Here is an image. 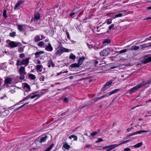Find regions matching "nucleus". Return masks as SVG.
Wrapping results in <instances>:
<instances>
[{"instance_id":"f257e3e1","label":"nucleus","mask_w":151,"mask_h":151,"mask_svg":"<svg viewBox=\"0 0 151 151\" xmlns=\"http://www.w3.org/2000/svg\"><path fill=\"white\" fill-rule=\"evenodd\" d=\"M57 50L55 52V54L56 55H60L63 53L64 52H70L72 51V50L68 49L63 47H58L56 48Z\"/></svg>"},{"instance_id":"f03ea898","label":"nucleus","mask_w":151,"mask_h":151,"mask_svg":"<svg viewBox=\"0 0 151 151\" xmlns=\"http://www.w3.org/2000/svg\"><path fill=\"white\" fill-rule=\"evenodd\" d=\"M147 83H140L138 85L132 88L129 89L128 91V92L129 94H131L135 92L138 89L141 88L142 86L146 85Z\"/></svg>"},{"instance_id":"7ed1b4c3","label":"nucleus","mask_w":151,"mask_h":151,"mask_svg":"<svg viewBox=\"0 0 151 151\" xmlns=\"http://www.w3.org/2000/svg\"><path fill=\"white\" fill-rule=\"evenodd\" d=\"M40 96L39 94H36V93H34L30 94L29 96L24 98L22 100V101H24L29 98L33 99L36 97L39 98Z\"/></svg>"},{"instance_id":"20e7f679","label":"nucleus","mask_w":151,"mask_h":151,"mask_svg":"<svg viewBox=\"0 0 151 151\" xmlns=\"http://www.w3.org/2000/svg\"><path fill=\"white\" fill-rule=\"evenodd\" d=\"M0 110L1 111L0 116H1L2 117L7 116L9 113V110L2 107H1Z\"/></svg>"},{"instance_id":"39448f33","label":"nucleus","mask_w":151,"mask_h":151,"mask_svg":"<svg viewBox=\"0 0 151 151\" xmlns=\"http://www.w3.org/2000/svg\"><path fill=\"white\" fill-rule=\"evenodd\" d=\"M18 29L20 32H22L24 31H28V29L30 28L28 26L25 25H21L20 24H18L17 25Z\"/></svg>"},{"instance_id":"423d86ee","label":"nucleus","mask_w":151,"mask_h":151,"mask_svg":"<svg viewBox=\"0 0 151 151\" xmlns=\"http://www.w3.org/2000/svg\"><path fill=\"white\" fill-rule=\"evenodd\" d=\"M110 49L109 48H107L100 52V54L101 56H107L110 53Z\"/></svg>"},{"instance_id":"0eeeda50","label":"nucleus","mask_w":151,"mask_h":151,"mask_svg":"<svg viewBox=\"0 0 151 151\" xmlns=\"http://www.w3.org/2000/svg\"><path fill=\"white\" fill-rule=\"evenodd\" d=\"M45 38V37L42 35H36L34 37V40L35 42H37Z\"/></svg>"},{"instance_id":"6e6552de","label":"nucleus","mask_w":151,"mask_h":151,"mask_svg":"<svg viewBox=\"0 0 151 151\" xmlns=\"http://www.w3.org/2000/svg\"><path fill=\"white\" fill-rule=\"evenodd\" d=\"M118 90H119L118 89H116L112 91H110V92L106 93V94H105L104 95L102 96V97H103V98L105 97H108L109 96L116 92Z\"/></svg>"},{"instance_id":"1a4fd4ad","label":"nucleus","mask_w":151,"mask_h":151,"mask_svg":"<svg viewBox=\"0 0 151 151\" xmlns=\"http://www.w3.org/2000/svg\"><path fill=\"white\" fill-rule=\"evenodd\" d=\"M29 60L28 58L23 59L21 61V65H24L25 66H27L29 64Z\"/></svg>"},{"instance_id":"9d476101","label":"nucleus","mask_w":151,"mask_h":151,"mask_svg":"<svg viewBox=\"0 0 151 151\" xmlns=\"http://www.w3.org/2000/svg\"><path fill=\"white\" fill-rule=\"evenodd\" d=\"M19 73L20 75H26V73L25 71V68L23 66H21L19 69Z\"/></svg>"},{"instance_id":"9b49d317","label":"nucleus","mask_w":151,"mask_h":151,"mask_svg":"<svg viewBox=\"0 0 151 151\" xmlns=\"http://www.w3.org/2000/svg\"><path fill=\"white\" fill-rule=\"evenodd\" d=\"M22 86L24 88V89H25L26 91L28 92L30 90V87L26 83H24L22 84Z\"/></svg>"},{"instance_id":"f8f14e48","label":"nucleus","mask_w":151,"mask_h":151,"mask_svg":"<svg viewBox=\"0 0 151 151\" xmlns=\"http://www.w3.org/2000/svg\"><path fill=\"white\" fill-rule=\"evenodd\" d=\"M144 63H146L151 61V57L149 56H145L143 59Z\"/></svg>"},{"instance_id":"ddd939ff","label":"nucleus","mask_w":151,"mask_h":151,"mask_svg":"<svg viewBox=\"0 0 151 151\" xmlns=\"http://www.w3.org/2000/svg\"><path fill=\"white\" fill-rule=\"evenodd\" d=\"M19 43V42L17 43L14 41H11L9 43V45L11 47L13 48L17 47Z\"/></svg>"},{"instance_id":"4468645a","label":"nucleus","mask_w":151,"mask_h":151,"mask_svg":"<svg viewBox=\"0 0 151 151\" xmlns=\"http://www.w3.org/2000/svg\"><path fill=\"white\" fill-rule=\"evenodd\" d=\"M36 67V68L37 70V71L41 72L43 70H45V68H44L42 65H37Z\"/></svg>"},{"instance_id":"2eb2a0df","label":"nucleus","mask_w":151,"mask_h":151,"mask_svg":"<svg viewBox=\"0 0 151 151\" xmlns=\"http://www.w3.org/2000/svg\"><path fill=\"white\" fill-rule=\"evenodd\" d=\"M116 147H117V145L115 144L108 146V148L106 151H110Z\"/></svg>"},{"instance_id":"dca6fc26","label":"nucleus","mask_w":151,"mask_h":151,"mask_svg":"<svg viewBox=\"0 0 151 151\" xmlns=\"http://www.w3.org/2000/svg\"><path fill=\"white\" fill-rule=\"evenodd\" d=\"M113 82V81L112 80H110L108 82L106 83L104 85V89L105 90V89H104L106 87V88H108L109 87L111 83H112Z\"/></svg>"},{"instance_id":"f3484780","label":"nucleus","mask_w":151,"mask_h":151,"mask_svg":"<svg viewBox=\"0 0 151 151\" xmlns=\"http://www.w3.org/2000/svg\"><path fill=\"white\" fill-rule=\"evenodd\" d=\"M45 50L48 51H51L53 50V48L50 43H48V46L46 47L45 48Z\"/></svg>"},{"instance_id":"a211bd4d","label":"nucleus","mask_w":151,"mask_h":151,"mask_svg":"<svg viewBox=\"0 0 151 151\" xmlns=\"http://www.w3.org/2000/svg\"><path fill=\"white\" fill-rule=\"evenodd\" d=\"M40 14L38 13H36L35 14L34 16V21H37L40 19Z\"/></svg>"},{"instance_id":"6ab92c4d","label":"nucleus","mask_w":151,"mask_h":151,"mask_svg":"<svg viewBox=\"0 0 151 151\" xmlns=\"http://www.w3.org/2000/svg\"><path fill=\"white\" fill-rule=\"evenodd\" d=\"M47 136L46 135L44 137L41 138L39 141L40 142V143H42L43 142H45L47 139Z\"/></svg>"},{"instance_id":"aec40b11","label":"nucleus","mask_w":151,"mask_h":151,"mask_svg":"<svg viewBox=\"0 0 151 151\" xmlns=\"http://www.w3.org/2000/svg\"><path fill=\"white\" fill-rule=\"evenodd\" d=\"M143 145L142 142H139L135 145L132 146V147L134 148H138L140 147Z\"/></svg>"},{"instance_id":"412c9836","label":"nucleus","mask_w":151,"mask_h":151,"mask_svg":"<svg viewBox=\"0 0 151 151\" xmlns=\"http://www.w3.org/2000/svg\"><path fill=\"white\" fill-rule=\"evenodd\" d=\"M110 42V40L109 39H106L103 42L102 44L104 46L106 45Z\"/></svg>"},{"instance_id":"4be33fe9","label":"nucleus","mask_w":151,"mask_h":151,"mask_svg":"<svg viewBox=\"0 0 151 151\" xmlns=\"http://www.w3.org/2000/svg\"><path fill=\"white\" fill-rule=\"evenodd\" d=\"M48 67H53L54 66V64L53 63V62L51 60H49L48 61Z\"/></svg>"},{"instance_id":"5701e85b","label":"nucleus","mask_w":151,"mask_h":151,"mask_svg":"<svg viewBox=\"0 0 151 151\" xmlns=\"http://www.w3.org/2000/svg\"><path fill=\"white\" fill-rule=\"evenodd\" d=\"M85 58L84 57L80 58L78 61V63L80 65L82 64L83 61L84 60Z\"/></svg>"},{"instance_id":"b1692460","label":"nucleus","mask_w":151,"mask_h":151,"mask_svg":"<svg viewBox=\"0 0 151 151\" xmlns=\"http://www.w3.org/2000/svg\"><path fill=\"white\" fill-rule=\"evenodd\" d=\"M80 65L78 63H75L72 64L70 65V66L72 68H75V67H79Z\"/></svg>"},{"instance_id":"393cba45","label":"nucleus","mask_w":151,"mask_h":151,"mask_svg":"<svg viewBox=\"0 0 151 151\" xmlns=\"http://www.w3.org/2000/svg\"><path fill=\"white\" fill-rule=\"evenodd\" d=\"M114 24H111V25H110V26H109V28H108V29L107 30V32H109L112 29V30H114Z\"/></svg>"},{"instance_id":"a878e982","label":"nucleus","mask_w":151,"mask_h":151,"mask_svg":"<svg viewBox=\"0 0 151 151\" xmlns=\"http://www.w3.org/2000/svg\"><path fill=\"white\" fill-rule=\"evenodd\" d=\"M23 2V1H20L18 2L15 5L14 8V9H16L17 8L19 7L22 3Z\"/></svg>"},{"instance_id":"bb28decb","label":"nucleus","mask_w":151,"mask_h":151,"mask_svg":"<svg viewBox=\"0 0 151 151\" xmlns=\"http://www.w3.org/2000/svg\"><path fill=\"white\" fill-rule=\"evenodd\" d=\"M11 82V78H7L5 79V82L6 84L10 83Z\"/></svg>"},{"instance_id":"cd10ccee","label":"nucleus","mask_w":151,"mask_h":151,"mask_svg":"<svg viewBox=\"0 0 151 151\" xmlns=\"http://www.w3.org/2000/svg\"><path fill=\"white\" fill-rule=\"evenodd\" d=\"M69 138L70 139H72V138H74V141H76L77 140V139H78V138H77V136H75L74 135H71L69 137Z\"/></svg>"},{"instance_id":"c85d7f7f","label":"nucleus","mask_w":151,"mask_h":151,"mask_svg":"<svg viewBox=\"0 0 151 151\" xmlns=\"http://www.w3.org/2000/svg\"><path fill=\"white\" fill-rule=\"evenodd\" d=\"M63 147L65 149L68 150L70 148V146L68 144L66 143L63 145Z\"/></svg>"},{"instance_id":"c756f323","label":"nucleus","mask_w":151,"mask_h":151,"mask_svg":"<svg viewBox=\"0 0 151 151\" xmlns=\"http://www.w3.org/2000/svg\"><path fill=\"white\" fill-rule=\"evenodd\" d=\"M123 14L120 13L116 15L113 18V19H115L118 17H122L123 15H124Z\"/></svg>"},{"instance_id":"7c9ffc66","label":"nucleus","mask_w":151,"mask_h":151,"mask_svg":"<svg viewBox=\"0 0 151 151\" xmlns=\"http://www.w3.org/2000/svg\"><path fill=\"white\" fill-rule=\"evenodd\" d=\"M76 58V56L72 53H71L69 56V58L70 59L74 60Z\"/></svg>"},{"instance_id":"2f4dec72","label":"nucleus","mask_w":151,"mask_h":151,"mask_svg":"<svg viewBox=\"0 0 151 151\" xmlns=\"http://www.w3.org/2000/svg\"><path fill=\"white\" fill-rule=\"evenodd\" d=\"M149 131L148 130L147 131H144V130H141L139 131L136 132H135L136 134H140L142 133H143L145 132H148Z\"/></svg>"},{"instance_id":"473e14b6","label":"nucleus","mask_w":151,"mask_h":151,"mask_svg":"<svg viewBox=\"0 0 151 151\" xmlns=\"http://www.w3.org/2000/svg\"><path fill=\"white\" fill-rule=\"evenodd\" d=\"M139 47L138 46H132L130 48V50H136L138 49Z\"/></svg>"},{"instance_id":"72a5a7b5","label":"nucleus","mask_w":151,"mask_h":151,"mask_svg":"<svg viewBox=\"0 0 151 151\" xmlns=\"http://www.w3.org/2000/svg\"><path fill=\"white\" fill-rule=\"evenodd\" d=\"M29 76L30 78L32 80L35 79L36 78L35 76L34 75L32 74H29Z\"/></svg>"},{"instance_id":"f704fd0d","label":"nucleus","mask_w":151,"mask_h":151,"mask_svg":"<svg viewBox=\"0 0 151 151\" xmlns=\"http://www.w3.org/2000/svg\"><path fill=\"white\" fill-rule=\"evenodd\" d=\"M44 53V52L42 51H40L36 52L35 53V54L36 56H39L40 55L43 54Z\"/></svg>"},{"instance_id":"c9c22d12","label":"nucleus","mask_w":151,"mask_h":151,"mask_svg":"<svg viewBox=\"0 0 151 151\" xmlns=\"http://www.w3.org/2000/svg\"><path fill=\"white\" fill-rule=\"evenodd\" d=\"M78 12V11H76L75 10H73L70 14V16L72 17L73 15Z\"/></svg>"},{"instance_id":"e433bc0d","label":"nucleus","mask_w":151,"mask_h":151,"mask_svg":"<svg viewBox=\"0 0 151 151\" xmlns=\"http://www.w3.org/2000/svg\"><path fill=\"white\" fill-rule=\"evenodd\" d=\"M53 144H52L45 151H50L54 146Z\"/></svg>"},{"instance_id":"4c0bfd02","label":"nucleus","mask_w":151,"mask_h":151,"mask_svg":"<svg viewBox=\"0 0 151 151\" xmlns=\"http://www.w3.org/2000/svg\"><path fill=\"white\" fill-rule=\"evenodd\" d=\"M112 19H107L106 21L107 24H110L112 23Z\"/></svg>"},{"instance_id":"58836bf2","label":"nucleus","mask_w":151,"mask_h":151,"mask_svg":"<svg viewBox=\"0 0 151 151\" xmlns=\"http://www.w3.org/2000/svg\"><path fill=\"white\" fill-rule=\"evenodd\" d=\"M16 35V33L15 32H13L9 34V35L12 37H14Z\"/></svg>"},{"instance_id":"ea45409f","label":"nucleus","mask_w":151,"mask_h":151,"mask_svg":"<svg viewBox=\"0 0 151 151\" xmlns=\"http://www.w3.org/2000/svg\"><path fill=\"white\" fill-rule=\"evenodd\" d=\"M44 43L43 42H40L38 44V45L39 46L42 47L44 45Z\"/></svg>"},{"instance_id":"a19ab883","label":"nucleus","mask_w":151,"mask_h":151,"mask_svg":"<svg viewBox=\"0 0 151 151\" xmlns=\"http://www.w3.org/2000/svg\"><path fill=\"white\" fill-rule=\"evenodd\" d=\"M87 46L88 48L89 49H91L92 48H93V45H90L88 43H87Z\"/></svg>"},{"instance_id":"79ce46f5","label":"nucleus","mask_w":151,"mask_h":151,"mask_svg":"<svg viewBox=\"0 0 151 151\" xmlns=\"http://www.w3.org/2000/svg\"><path fill=\"white\" fill-rule=\"evenodd\" d=\"M45 77L43 76H41L40 78V80L41 81H44Z\"/></svg>"},{"instance_id":"37998d69","label":"nucleus","mask_w":151,"mask_h":151,"mask_svg":"<svg viewBox=\"0 0 151 151\" xmlns=\"http://www.w3.org/2000/svg\"><path fill=\"white\" fill-rule=\"evenodd\" d=\"M127 51V50L126 49H124L121 50L119 52L120 53H124L126 52Z\"/></svg>"},{"instance_id":"c03bdc74","label":"nucleus","mask_w":151,"mask_h":151,"mask_svg":"<svg viewBox=\"0 0 151 151\" xmlns=\"http://www.w3.org/2000/svg\"><path fill=\"white\" fill-rule=\"evenodd\" d=\"M103 140L102 139L98 138L97 139V140L96 142V143H97L99 142H100L102 141H103Z\"/></svg>"},{"instance_id":"a18cd8bd","label":"nucleus","mask_w":151,"mask_h":151,"mask_svg":"<svg viewBox=\"0 0 151 151\" xmlns=\"http://www.w3.org/2000/svg\"><path fill=\"white\" fill-rule=\"evenodd\" d=\"M19 57L20 58H23L25 57V55L24 53L21 54L19 55Z\"/></svg>"},{"instance_id":"49530a36","label":"nucleus","mask_w":151,"mask_h":151,"mask_svg":"<svg viewBox=\"0 0 151 151\" xmlns=\"http://www.w3.org/2000/svg\"><path fill=\"white\" fill-rule=\"evenodd\" d=\"M24 106H25V104H23L21 106L19 107H18V108L15 109L14 110V111H16L17 110H19V109H20L22 107H23Z\"/></svg>"},{"instance_id":"de8ad7c7","label":"nucleus","mask_w":151,"mask_h":151,"mask_svg":"<svg viewBox=\"0 0 151 151\" xmlns=\"http://www.w3.org/2000/svg\"><path fill=\"white\" fill-rule=\"evenodd\" d=\"M6 10H4L3 12V15L4 18L6 17Z\"/></svg>"},{"instance_id":"09e8293b","label":"nucleus","mask_w":151,"mask_h":151,"mask_svg":"<svg viewBox=\"0 0 151 151\" xmlns=\"http://www.w3.org/2000/svg\"><path fill=\"white\" fill-rule=\"evenodd\" d=\"M16 65H17L18 66V65H21V63H20V61L19 60H18L17 61V62L16 64Z\"/></svg>"},{"instance_id":"8fccbe9b","label":"nucleus","mask_w":151,"mask_h":151,"mask_svg":"<svg viewBox=\"0 0 151 151\" xmlns=\"http://www.w3.org/2000/svg\"><path fill=\"white\" fill-rule=\"evenodd\" d=\"M102 96H101V97H98V98H96V99H95V101H97L99 100H100L102 99H103V97H102Z\"/></svg>"},{"instance_id":"3c124183","label":"nucleus","mask_w":151,"mask_h":151,"mask_svg":"<svg viewBox=\"0 0 151 151\" xmlns=\"http://www.w3.org/2000/svg\"><path fill=\"white\" fill-rule=\"evenodd\" d=\"M24 75H21V76H20L19 77V78L21 80H23L25 78Z\"/></svg>"},{"instance_id":"603ef678","label":"nucleus","mask_w":151,"mask_h":151,"mask_svg":"<svg viewBox=\"0 0 151 151\" xmlns=\"http://www.w3.org/2000/svg\"><path fill=\"white\" fill-rule=\"evenodd\" d=\"M98 132H94L91 134V135L93 136L96 135Z\"/></svg>"},{"instance_id":"864d4df0","label":"nucleus","mask_w":151,"mask_h":151,"mask_svg":"<svg viewBox=\"0 0 151 151\" xmlns=\"http://www.w3.org/2000/svg\"><path fill=\"white\" fill-rule=\"evenodd\" d=\"M125 143V142H124H124H121V143L119 144H116V145H117V147H118V146H119L122 145V144H124Z\"/></svg>"},{"instance_id":"5fc2aeb1","label":"nucleus","mask_w":151,"mask_h":151,"mask_svg":"<svg viewBox=\"0 0 151 151\" xmlns=\"http://www.w3.org/2000/svg\"><path fill=\"white\" fill-rule=\"evenodd\" d=\"M124 151H130L131 149L129 148H126L124 149Z\"/></svg>"},{"instance_id":"6e6d98bb","label":"nucleus","mask_w":151,"mask_h":151,"mask_svg":"<svg viewBox=\"0 0 151 151\" xmlns=\"http://www.w3.org/2000/svg\"><path fill=\"white\" fill-rule=\"evenodd\" d=\"M35 63L37 64H40L41 63V61L39 60H37L36 61Z\"/></svg>"},{"instance_id":"4d7b16f0","label":"nucleus","mask_w":151,"mask_h":151,"mask_svg":"<svg viewBox=\"0 0 151 151\" xmlns=\"http://www.w3.org/2000/svg\"><path fill=\"white\" fill-rule=\"evenodd\" d=\"M24 49L23 48H19L18 50V51L20 52H21L23 51Z\"/></svg>"},{"instance_id":"13d9d810","label":"nucleus","mask_w":151,"mask_h":151,"mask_svg":"<svg viewBox=\"0 0 151 151\" xmlns=\"http://www.w3.org/2000/svg\"><path fill=\"white\" fill-rule=\"evenodd\" d=\"M98 63V61H94L93 62L94 65L95 66H96V65Z\"/></svg>"},{"instance_id":"bf43d9fd","label":"nucleus","mask_w":151,"mask_h":151,"mask_svg":"<svg viewBox=\"0 0 151 151\" xmlns=\"http://www.w3.org/2000/svg\"><path fill=\"white\" fill-rule=\"evenodd\" d=\"M91 145H86L85 146V147L86 148H90L91 146Z\"/></svg>"},{"instance_id":"052dcab7","label":"nucleus","mask_w":151,"mask_h":151,"mask_svg":"<svg viewBox=\"0 0 151 151\" xmlns=\"http://www.w3.org/2000/svg\"><path fill=\"white\" fill-rule=\"evenodd\" d=\"M66 103H67L68 102V99L66 98H65L63 100Z\"/></svg>"},{"instance_id":"680f3d73","label":"nucleus","mask_w":151,"mask_h":151,"mask_svg":"<svg viewBox=\"0 0 151 151\" xmlns=\"http://www.w3.org/2000/svg\"><path fill=\"white\" fill-rule=\"evenodd\" d=\"M151 80L148 81L147 82H143V83H147L146 84V85H147V84H148L149 83H151Z\"/></svg>"},{"instance_id":"e2e57ef3","label":"nucleus","mask_w":151,"mask_h":151,"mask_svg":"<svg viewBox=\"0 0 151 151\" xmlns=\"http://www.w3.org/2000/svg\"><path fill=\"white\" fill-rule=\"evenodd\" d=\"M151 80L148 81L147 82H143V83H147L146 84V85H147V84H148L149 83H151Z\"/></svg>"},{"instance_id":"0e129e2a","label":"nucleus","mask_w":151,"mask_h":151,"mask_svg":"<svg viewBox=\"0 0 151 151\" xmlns=\"http://www.w3.org/2000/svg\"><path fill=\"white\" fill-rule=\"evenodd\" d=\"M136 135V134H135V132L133 133H131L129 135V136H132L133 135Z\"/></svg>"},{"instance_id":"69168bd1","label":"nucleus","mask_w":151,"mask_h":151,"mask_svg":"<svg viewBox=\"0 0 151 151\" xmlns=\"http://www.w3.org/2000/svg\"><path fill=\"white\" fill-rule=\"evenodd\" d=\"M132 129V128H128L127 129V132H129Z\"/></svg>"},{"instance_id":"338daca9","label":"nucleus","mask_w":151,"mask_h":151,"mask_svg":"<svg viewBox=\"0 0 151 151\" xmlns=\"http://www.w3.org/2000/svg\"><path fill=\"white\" fill-rule=\"evenodd\" d=\"M130 141H131V140L129 139V140H127L124 141V142L125 143H126L128 142H130Z\"/></svg>"},{"instance_id":"774afa93","label":"nucleus","mask_w":151,"mask_h":151,"mask_svg":"<svg viewBox=\"0 0 151 151\" xmlns=\"http://www.w3.org/2000/svg\"><path fill=\"white\" fill-rule=\"evenodd\" d=\"M5 98H6V96H4L3 97H0L1 99H2Z\"/></svg>"}]
</instances>
